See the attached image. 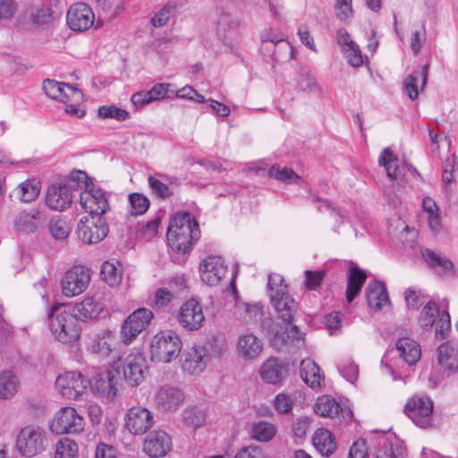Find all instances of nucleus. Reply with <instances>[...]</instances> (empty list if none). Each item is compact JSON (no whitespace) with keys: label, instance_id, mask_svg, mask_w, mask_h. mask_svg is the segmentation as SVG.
I'll list each match as a JSON object with an SVG mask.
<instances>
[{"label":"nucleus","instance_id":"obj_1","mask_svg":"<svg viewBox=\"0 0 458 458\" xmlns=\"http://www.w3.org/2000/svg\"><path fill=\"white\" fill-rule=\"evenodd\" d=\"M199 236V225L190 213L178 212L171 219L166 237L174 250L186 252Z\"/></svg>","mask_w":458,"mask_h":458},{"label":"nucleus","instance_id":"obj_2","mask_svg":"<svg viewBox=\"0 0 458 458\" xmlns=\"http://www.w3.org/2000/svg\"><path fill=\"white\" fill-rule=\"evenodd\" d=\"M267 293L278 318L284 324L291 325L298 310V303L290 295L288 286L281 275H269Z\"/></svg>","mask_w":458,"mask_h":458},{"label":"nucleus","instance_id":"obj_3","mask_svg":"<svg viewBox=\"0 0 458 458\" xmlns=\"http://www.w3.org/2000/svg\"><path fill=\"white\" fill-rule=\"evenodd\" d=\"M50 330L57 341L71 344L80 338L81 327L79 318L71 310L59 311L55 307L50 315Z\"/></svg>","mask_w":458,"mask_h":458},{"label":"nucleus","instance_id":"obj_4","mask_svg":"<svg viewBox=\"0 0 458 458\" xmlns=\"http://www.w3.org/2000/svg\"><path fill=\"white\" fill-rule=\"evenodd\" d=\"M182 347V340L175 332L160 331L150 341V359L156 362L169 363L179 356Z\"/></svg>","mask_w":458,"mask_h":458},{"label":"nucleus","instance_id":"obj_5","mask_svg":"<svg viewBox=\"0 0 458 458\" xmlns=\"http://www.w3.org/2000/svg\"><path fill=\"white\" fill-rule=\"evenodd\" d=\"M114 367L116 374L122 373L124 379L132 386L142 382L148 369L144 354L137 349H132L119 358Z\"/></svg>","mask_w":458,"mask_h":458},{"label":"nucleus","instance_id":"obj_6","mask_svg":"<svg viewBox=\"0 0 458 458\" xmlns=\"http://www.w3.org/2000/svg\"><path fill=\"white\" fill-rule=\"evenodd\" d=\"M47 445L45 430L34 425L26 426L21 429L16 439L17 449L25 457H33L42 453Z\"/></svg>","mask_w":458,"mask_h":458},{"label":"nucleus","instance_id":"obj_7","mask_svg":"<svg viewBox=\"0 0 458 458\" xmlns=\"http://www.w3.org/2000/svg\"><path fill=\"white\" fill-rule=\"evenodd\" d=\"M90 380L79 371H68L57 377L55 386L66 399L78 400L88 392Z\"/></svg>","mask_w":458,"mask_h":458},{"label":"nucleus","instance_id":"obj_8","mask_svg":"<svg viewBox=\"0 0 458 458\" xmlns=\"http://www.w3.org/2000/svg\"><path fill=\"white\" fill-rule=\"evenodd\" d=\"M404 412L415 425L426 428L432 424L433 402L426 395H414L407 401Z\"/></svg>","mask_w":458,"mask_h":458},{"label":"nucleus","instance_id":"obj_9","mask_svg":"<svg viewBox=\"0 0 458 458\" xmlns=\"http://www.w3.org/2000/svg\"><path fill=\"white\" fill-rule=\"evenodd\" d=\"M84 419L72 407H63L55 415L50 428L56 434H77L84 428Z\"/></svg>","mask_w":458,"mask_h":458},{"label":"nucleus","instance_id":"obj_10","mask_svg":"<svg viewBox=\"0 0 458 458\" xmlns=\"http://www.w3.org/2000/svg\"><path fill=\"white\" fill-rule=\"evenodd\" d=\"M90 269L82 266L70 268L61 281L62 293L66 297L77 296L88 288L90 282Z\"/></svg>","mask_w":458,"mask_h":458},{"label":"nucleus","instance_id":"obj_11","mask_svg":"<svg viewBox=\"0 0 458 458\" xmlns=\"http://www.w3.org/2000/svg\"><path fill=\"white\" fill-rule=\"evenodd\" d=\"M153 318L150 310L140 308L132 312L123 323L121 338L124 344L131 343L144 331Z\"/></svg>","mask_w":458,"mask_h":458},{"label":"nucleus","instance_id":"obj_12","mask_svg":"<svg viewBox=\"0 0 458 458\" xmlns=\"http://www.w3.org/2000/svg\"><path fill=\"white\" fill-rule=\"evenodd\" d=\"M108 233V225L102 217L94 216L89 218L84 216L81 218L77 225V233L79 238L89 244L101 242Z\"/></svg>","mask_w":458,"mask_h":458},{"label":"nucleus","instance_id":"obj_13","mask_svg":"<svg viewBox=\"0 0 458 458\" xmlns=\"http://www.w3.org/2000/svg\"><path fill=\"white\" fill-rule=\"evenodd\" d=\"M125 428L134 436L147 433L155 424L152 412L141 406L131 407L125 415Z\"/></svg>","mask_w":458,"mask_h":458},{"label":"nucleus","instance_id":"obj_14","mask_svg":"<svg viewBox=\"0 0 458 458\" xmlns=\"http://www.w3.org/2000/svg\"><path fill=\"white\" fill-rule=\"evenodd\" d=\"M180 360L183 371L190 375H199L205 370L209 355L206 347L194 345L183 350Z\"/></svg>","mask_w":458,"mask_h":458},{"label":"nucleus","instance_id":"obj_15","mask_svg":"<svg viewBox=\"0 0 458 458\" xmlns=\"http://www.w3.org/2000/svg\"><path fill=\"white\" fill-rule=\"evenodd\" d=\"M80 204L91 216L101 217L109 209L106 192L99 188L91 187L81 191Z\"/></svg>","mask_w":458,"mask_h":458},{"label":"nucleus","instance_id":"obj_16","mask_svg":"<svg viewBox=\"0 0 458 458\" xmlns=\"http://www.w3.org/2000/svg\"><path fill=\"white\" fill-rule=\"evenodd\" d=\"M172 446L171 437L161 429L151 431L143 441V452L151 458L165 457Z\"/></svg>","mask_w":458,"mask_h":458},{"label":"nucleus","instance_id":"obj_17","mask_svg":"<svg viewBox=\"0 0 458 458\" xmlns=\"http://www.w3.org/2000/svg\"><path fill=\"white\" fill-rule=\"evenodd\" d=\"M202 282L208 285H216L227 273L224 259L218 256H208L199 264Z\"/></svg>","mask_w":458,"mask_h":458},{"label":"nucleus","instance_id":"obj_18","mask_svg":"<svg viewBox=\"0 0 458 458\" xmlns=\"http://www.w3.org/2000/svg\"><path fill=\"white\" fill-rule=\"evenodd\" d=\"M42 89L47 97L63 103L79 101L82 96L80 89L74 86L50 79L43 81Z\"/></svg>","mask_w":458,"mask_h":458},{"label":"nucleus","instance_id":"obj_19","mask_svg":"<svg viewBox=\"0 0 458 458\" xmlns=\"http://www.w3.org/2000/svg\"><path fill=\"white\" fill-rule=\"evenodd\" d=\"M67 24L74 31H85L91 28L94 22V13L91 8L84 3L72 4L67 12Z\"/></svg>","mask_w":458,"mask_h":458},{"label":"nucleus","instance_id":"obj_20","mask_svg":"<svg viewBox=\"0 0 458 458\" xmlns=\"http://www.w3.org/2000/svg\"><path fill=\"white\" fill-rule=\"evenodd\" d=\"M205 317L201 305L195 300L184 302L178 316L179 324L188 330H198L203 325Z\"/></svg>","mask_w":458,"mask_h":458},{"label":"nucleus","instance_id":"obj_21","mask_svg":"<svg viewBox=\"0 0 458 458\" xmlns=\"http://www.w3.org/2000/svg\"><path fill=\"white\" fill-rule=\"evenodd\" d=\"M72 202L70 187L65 184H53L48 187L46 195L47 206L55 211H64Z\"/></svg>","mask_w":458,"mask_h":458},{"label":"nucleus","instance_id":"obj_22","mask_svg":"<svg viewBox=\"0 0 458 458\" xmlns=\"http://www.w3.org/2000/svg\"><path fill=\"white\" fill-rule=\"evenodd\" d=\"M155 404L162 411L176 410L184 401V394L181 389L165 386L155 395Z\"/></svg>","mask_w":458,"mask_h":458},{"label":"nucleus","instance_id":"obj_23","mask_svg":"<svg viewBox=\"0 0 458 458\" xmlns=\"http://www.w3.org/2000/svg\"><path fill=\"white\" fill-rule=\"evenodd\" d=\"M365 294L369 309L374 311H381L390 306L386 288L380 282H369L366 287Z\"/></svg>","mask_w":458,"mask_h":458},{"label":"nucleus","instance_id":"obj_24","mask_svg":"<svg viewBox=\"0 0 458 458\" xmlns=\"http://www.w3.org/2000/svg\"><path fill=\"white\" fill-rule=\"evenodd\" d=\"M378 164L385 167L388 178L393 182H401L404 177L406 165L402 164L390 148H385L378 158Z\"/></svg>","mask_w":458,"mask_h":458},{"label":"nucleus","instance_id":"obj_25","mask_svg":"<svg viewBox=\"0 0 458 458\" xmlns=\"http://www.w3.org/2000/svg\"><path fill=\"white\" fill-rule=\"evenodd\" d=\"M44 218L36 209L23 211L17 215L13 221L14 229L21 233H32L41 226Z\"/></svg>","mask_w":458,"mask_h":458},{"label":"nucleus","instance_id":"obj_26","mask_svg":"<svg viewBox=\"0 0 458 458\" xmlns=\"http://www.w3.org/2000/svg\"><path fill=\"white\" fill-rule=\"evenodd\" d=\"M262 352L261 341L251 333L242 335L237 341L238 355L245 360H251L259 357Z\"/></svg>","mask_w":458,"mask_h":458},{"label":"nucleus","instance_id":"obj_27","mask_svg":"<svg viewBox=\"0 0 458 458\" xmlns=\"http://www.w3.org/2000/svg\"><path fill=\"white\" fill-rule=\"evenodd\" d=\"M104 309V305L93 297H87L76 303L70 310L79 320H87L97 318Z\"/></svg>","mask_w":458,"mask_h":458},{"label":"nucleus","instance_id":"obj_28","mask_svg":"<svg viewBox=\"0 0 458 458\" xmlns=\"http://www.w3.org/2000/svg\"><path fill=\"white\" fill-rule=\"evenodd\" d=\"M259 373L264 382L275 385L284 379L286 366L276 358H269L262 364Z\"/></svg>","mask_w":458,"mask_h":458},{"label":"nucleus","instance_id":"obj_29","mask_svg":"<svg viewBox=\"0 0 458 458\" xmlns=\"http://www.w3.org/2000/svg\"><path fill=\"white\" fill-rule=\"evenodd\" d=\"M115 344V334L113 331H102L92 339L90 351L100 357H107L113 352Z\"/></svg>","mask_w":458,"mask_h":458},{"label":"nucleus","instance_id":"obj_30","mask_svg":"<svg viewBox=\"0 0 458 458\" xmlns=\"http://www.w3.org/2000/svg\"><path fill=\"white\" fill-rule=\"evenodd\" d=\"M396 350L403 360L409 365L417 363L421 356L420 344L410 337L400 338L396 343Z\"/></svg>","mask_w":458,"mask_h":458},{"label":"nucleus","instance_id":"obj_31","mask_svg":"<svg viewBox=\"0 0 458 458\" xmlns=\"http://www.w3.org/2000/svg\"><path fill=\"white\" fill-rule=\"evenodd\" d=\"M428 72V65L424 64L420 70L413 71L404 81V90L411 100H415L419 96V85L421 89L426 86Z\"/></svg>","mask_w":458,"mask_h":458},{"label":"nucleus","instance_id":"obj_32","mask_svg":"<svg viewBox=\"0 0 458 458\" xmlns=\"http://www.w3.org/2000/svg\"><path fill=\"white\" fill-rule=\"evenodd\" d=\"M41 183L36 179H28L13 190L11 197L21 202L29 203L35 200L40 192Z\"/></svg>","mask_w":458,"mask_h":458},{"label":"nucleus","instance_id":"obj_33","mask_svg":"<svg viewBox=\"0 0 458 458\" xmlns=\"http://www.w3.org/2000/svg\"><path fill=\"white\" fill-rule=\"evenodd\" d=\"M262 327L267 331V336L275 345L284 344L291 337L290 334H292V337H295V335L299 333L296 326H292L290 332H288L285 327L275 324L272 320L263 322Z\"/></svg>","mask_w":458,"mask_h":458},{"label":"nucleus","instance_id":"obj_34","mask_svg":"<svg viewBox=\"0 0 458 458\" xmlns=\"http://www.w3.org/2000/svg\"><path fill=\"white\" fill-rule=\"evenodd\" d=\"M366 279L367 275L363 270L357 267L349 268L346 288V300L349 303L359 295Z\"/></svg>","mask_w":458,"mask_h":458},{"label":"nucleus","instance_id":"obj_35","mask_svg":"<svg viewBox=\"0 0 458 458\" xmlns=\"http://www.w3.org/2000/svg\"><path fill=\"white\" fill-rule=\"evenodd\" d=\"M300 373L303 381L312 388L320 386L324 378L320 368L311 359H305L301 362Z\"/></svg>","mask_w":458,"mask_h":458},{"label":"nucleus","instance_id":"obj_36","mask_svg":"<svg viewBox=\"0 0 458 458\" xmlns=\"http://www.w3.org/2000/svg\"><path fill=\"white\" fill-rule=\"evenodd\" d=\"M316 449L325 456H330L336 448V443L332 433L326 428L318 429L312 438Z\"/></svg>","mask_w":458,"mask_h":458},{"label":"nucleus","instance_id":"obj_37","mask_svg":"<svg viewBox=\"0 0 458 458\" xmlns=\"http://www.w3.org/2000/svg\"><path fill=\"white\" fill-rule=\"evenodd\" d=\"M422 257L428 266L433 267L438 274H452L454 272V264L450 259L440 256L429 249L422 251Z\"/></svg>","mask_w":458,"mask_h":458},{"label":"nucleus","instance_id":"obj_38","mask_svg":"<svg viewBox=\"0 0 458 458\" xmlns=\"http://www.w3.org/2000/svg\"><path fill=\"white\" fill-rule=\"evenodd\" d=\"M340 409V404L329 395L318 397L314 405L315 412L321 417L335 418Z\"/></svg>","mask_w":458,"mask_h":458},{"label":"nucleus","instance_id":"obj_39","mask_svg":"<svg viewBox=\"0 0 458 458\" xmlns=\"http://www.w3.org/2000/svg\"><path fill=\"white\" fill-rule=\"evenodd\" d=\"M422 208L428 215V224L430 230L435 233H438L441 229V218L436 201L430 197H425L422 200Z\"/></svg>","mask_w":458,"mask_h":458},{"label":"nucleus","instance_id":"obj_40","mask_svg":"<svg viewBox=\"0 0 458 458\" xmlns=\"http://www.w3.org/2000/svg\"><path fill=\"white\" fill-rule=\"evenodd\" d=\"M19 380L11 371L0 373V399L12 397L18 390Z\"/></svg>","mask_w":458,"mask_h":458},{"label":"nucleus","instance_id":"obj_41","mask_svg":"<svg viewBox=\"0 0 458 458\" xmlns=\"http://www.w3.org/2000/svg\"><path fill=\"white\" fill-rule=\"evenodd\" d=\"M276 434V428L267 421H259L252 425L251 437L259 442H268Z\"/></svg>","mask_w":458,"mask_h":458},{"label":"nucleus","instance_id":"obj_42","mask_svg":"<svg viewBox=\"0 0 458 458\" xmlns=\"http://www.w3.org/2000/svg\"><path fill=\"white\" fill-rule=\"evenodd\" d=\"M216 26L218 33L225 38L229 32L237 29L238 21L230 12L222 9L217 13Z\"/></svg>","mask_w":458,"mask_h":458},{"label":"nucleus","instance_id":"obj_43","mask_svg":"<svg viewBox=\"0 0 458 458\" xmlns=\"http://www.w3.org/2000/svg\"><path fill=\"white\" fill-rule=\"evenodd\" d=\"M442 314L435 302H428L423 308L420 316V325L425 329H430Z\"/></svg>","mask_w":458,"mask_h":458},{"label":"nucleus","instance_id":"obj_44","mask_svg":"<svg viewBox=\"0 0 458 458\" xmlns=\"http://www.w3.org/2000/svg\"><path fill=\"white\" fill-rule=\"evenodd\" d=\"M268 176L285 183H300L302 179L291 168H280L278 165H274L268 170Z\"/></svg>","mask_w":458,"mask_h":458},{"label":"nucleus","instance_id":"obj_45","mask_svg":"<svg viewBox=\"0 0 458 458\" xmlns=\"http://www.w3.org/2000/svg\"><path fill=\"white\" fill-rule=\"evenodd\" d=\"M438 363L445 369H454L456 359L454 356V348L452 343L445 342L438 347Z\"/></svg>","mask_w":458,"mask_h":458},{"label":"nucleus","instance_id":"obj_46","mask_svg":"<svg viewBox=\"0 0 458 458\" xmlns=\"http://www.w3.org/2000/svg\"><path fill=\"white\" fill-rule=\"evenodd\" d=\"M101 276L110 286H116L122 280V272L113 261H106L101 267Z\"/></svg>","mask_w":458,"mask_h":458},{"label":"nucleus","instance_id":"obj_47","mask_svg":"<svg viewBox=\"0 0 458 458\" xmlns=\"http://www.w3.org/2000/svg\"><path fill=\"white\" fill-rule=\"evenodd\" d=\"M236 308L241 319L246 322L259 319L263 315L262 309L258 304L242 302L238 303Z\"/></svg>","mask_w":458,"mask_h":458},{"label":"nucleus","instance_id":"obj_48","mask_svg":"<svg viewBox=\"0 0 458 458\" xmlns=\"http://www.w3.org/2000/svg\"><path fill=\"white\" fill-rule=\"evenodd\" d=\"M77 454V444L69 438H64L56 445L55 458H75Z\"/></svg>","mask_w":458,"mask_h":458},{"label":"nucleus","instance_id":"obj_49","mask_svg":"<svg viewBox=\"0 0 458 458\" xmlns=\"http://www.w3.org/2000/svg\"><path fill=\"white\" fill-rule=\"evenodd\" d=\"M98 115L103 119H115L117 121H125L130 117V114L125 109L116 106H102L98 108Z\"/></svg>","mask_w":458,"mask_h":458},{"label":"nucleus","instance_id":"obj_50","mask_svg":"<svg viewBox=\"0 0 458 458\" xmlns=\"http://www.w3.org/2000/svg\"><path fill=\"white\" fill-rule=\"evenodd\" d=\"M297 87L301 90L310 93L316 92L318 89V85L316 80L306 68H301L300 70Z\"/></svg>","mask_w":458,"mask_h":458},{"label":"nucleus","instance_id":"obj_51","mask_svg":"<svg viewBox=\"0 0 458 458\" xmlns=\"http://www.w3.org/2000/svg\"><path fill=\"white\" fill-rule=\"evenodd\" d=\"M49 231L51 235L56 240H64L70 234V227L66 221L59 217L52 218L49 221Z\"/></svg>","mask_w":458,"mask_h":458},{"label":"nucleus","instance_id":"obj_52","mask_svg":"<svg viewBox=\"0 0 458 458\" xmlns=\"http://www.w3.org/2000/svg\"><path fill=\"white\" fill-rule=\"evenodd\" d=\"M129 202L131 208V213L134 216L144 214L149 207V200L147 197L137 192L129 195Z\"/></svg>","mask_w":458,"mask_h":458},{"label":"nucleus","instance_id":"obj_53","mask_svg":"<svg viewBox=\"0 0 458 458\" xmlns=\"http://www.w3.org/2000/svg\"><path fill=\"white\" fill-rule=\"evenodd\" d=\"M148 182L150 189L157 197L161 199H167L172 196L173 192L170 190L168 184L161 179L150 175L148 176Z\"/></svg>","mask_w":458,"mask_h":458},{"label":"nucleus","instance_id":"obj_54","mask_svg":"<svg viewBox=\"0 0 458 458\" xmlns=\"http://www.w3.org/2000/svg\"><path fill=\"white\" fill-rule=\"evenodd\" d=\"M260 40L262 42V47L271 50L277 44L282 43L284 38L273 29H265L260 33Z\"/></svg>","mask_w":458,"mask_h":458},{"label":"nucleus","instance_id":"obj_55","mask_svg":"<svg viewBox=\"0 0 458 458\" xmlns=\"http://www.w3.org/2000/svg\"><path fill=\"white\" fill-rule=\"evenodd\" d=\"M172 85L169 83H157L148 91V98L152 102L165 98H171L174 94V90L171 89Z\"/></svg>","mask_w":458,"mask_h":458},{"label":"nucleus","instance_id":"obj_56","mask_svg":"<svg viewBox=\"0 0 458 458\" xmlns=\"http://www.w3.org/2000/svg\"><path fill=\"white\" fill-rule=\"evenodd\" d=\"M98 7L104 13H109L110 17H115L123 10L121 0H96Z\"/></svg>","mask_w":458,"mask_h":458},{"label":"nucleus","instance_id":"obj_57","mask_svg":"<svg viewBox=\"0 0 458 458\" xmlns=\"http://www.w3.org/2000/svg\"><path fill=\"white\" fill-rule=\"evenodd\" d=\"M436 325V337L444 339L447 336L451 327L450 316L447 311H443L435 323Z\"/></svg>","mask_w":458,"mask_h":458},{"label":"nucleus","instance_id":"obj_58","mask_svg":"<svg viewBox=\"0 0 458 458\" xmlns=\"http://www.w3.org/2000/svg\"><path fill=\"white\" fill-rule=\"evenodd\" d=\"M352 0H336L335 14L339 20L346 21L352 18Z\"/></svg>","mask_w":458,"mask_h":458},{"label":"nucleus","instance_id":"obj_59","mask_svg":"<svg viewBox=\"0 0 458 458\" xmlns=\"http://www.w3.org/2000/svg\"><path fill=\"white\" fill-rule=\"evenodd\" d=\"M32 21L38 25L50 23L54 20L53 12L48 6H42L37 9L36 13L31 15Z\"/></svg>","mask_w":458,"mask_h":458},{"label":"nucleus","instance_id":"obj_60","mask_svg":"<svg viewBox=\"0 0 458 458\" xmlns=\"http://www.w3.org/2000/svg\"><path fill=\"white\" fill-rule=\"evenodd\" d=\"M325 277V271H305V284L309 290H316Z\"/></svg>","mask_w":458,"mask_h":458},{"label":"nucleus","instance_id":"obj_61","mask_svg":"<svg viewBox=\"0 0 458 458\" xmlns=\"http://www.w3.org/2000/svg\"><path fill=\"white\" fill-rule=\"evenodd\" d=\"M348 63L353 67H360L363 64V57L359 46L355 43L344 51Z\"/></svg>","mask_w":458,"mask_h":458},{"label":"nucleus","instance_id":"obj_62","mask_svg":"<svg viewBox=\"0 0 458 458\" xmlns=\"http://www.w3.org/2000/svg\"><path fill=\"white\" fill-rule=\"evenodd\" d=\"M342 376L351 383H355L359 376V369L356 364L351 361H345L339 367Z\"/></svg>","mask_w":458,"mask_h":458},{"label":"nucleus","instance_id":"obj_63","mask_svg":"<svg viewBox=\"0 0 458 458\" xmlns=\"http://www.w3.org/2000/svg\"><path fill=\"white\" fill-rule=\"evenodd\" d=\"M405 301L408 308L419 310L424 303V297L420 292L409 288L405 293Z\"/></svg>","mask_w":458,"mask_h":458},{"label":"nucleus","instance_id":"obj_64","mask_svg":"<svg viewBox=\"0 0 458 458\" xmlns=\"http://www.w3.org/2000/svg\"><path fill=\"white\" fill-rule=\"evenodd\" d=\"M184 420L188 425L199 428L203 424L205 416L201 411L191 408L185 411Z\"/></svg>","mask_w":458,"mask_h":458}]
</instances>
